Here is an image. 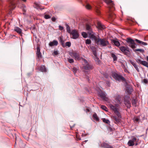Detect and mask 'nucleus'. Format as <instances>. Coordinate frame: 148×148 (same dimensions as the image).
Wrapping results in <instances>:
<instances>
[{
  "label": "nucleus",
  "mask_w": 148,
  "mask_h": 148,
  "mask_svg": "<svg viewBox=\"0 0 148 148\" xmlns=\"http://www.w3.org/2000/svg\"><path fill=\"white\" fill-rule=\"evenodd\" d=\"M107 5L109 9V18L112 21H113L116 17V15L112 11L114 10V5L111 0H103Z\"/></svg>",
  "instance_id": "obj_1"
},
{
  "label": "nucleus",
  "mask_w": 148,
  "mask_h": 148,
  "mask_svg": "<svg viewBox=\"0 0 148 148\" xmlns=\"http://www.w3.org/2000/svg\"><path fill=\"white\" fill-rule=\"evenodd\" d=\"M82 60L84 62L83 68L86 70H92L93 69V65L88 62L85 58H82Z\"/></svg>",
  "instance_id": "obj_2"
},
{
  "label": "nucleus",
  "mask_w": 148,
  "mask_h": 148,
  "mask_svg": "<svg viewBox=\"0 0 148 148\" xmlns=\"http://www.w3.org/2000/svg\"><path fill=\"white\" fill-rule=\"evenodd\" d=\"M96 43L102 47L106 46L109 44L108 41L106 38H98Z\"/></svg>",
  "instance_id": "obj_3"
},
{
  "label": "nucleus",
  "mask_w": 148,
  "mask_h": 148,
  "mask_svg": "<svg viewBox=\"0 0 148 148\" xmlns=\"http://www.w3.org/2000/svg\"><path fill=\"white\" fill-rule=\"evenodd\" d=\"M116 115L112 116L111 117L112 119L113 120L114 123L117 124L121 122V116L120 113L116 114Z\"/></svg>",
  "instance_id": "obj_4"
},
{
  "label": "nucleus",
  "mask_w": 148,
  "mask_h": 148,
  "mask_svg": "<svg viewBox=\"0 0 148 148\" xmlns=\"http://www.w3.org/2000/svg\"><path fill=\"white\" fill-rule=\"evenodd\" d=\"M127 45L133 49L136 48V45L134 42V40L130 38H128L126 40Z\"/></svg>",
  "instance_id": "obj_5"
},
{
  "label": "nucleus",
  "mask_w": 148,
  "mask_h": 148,
  "mask_svg": "<svg viewBox=\"0 0 148 148\" xmlns=\"http://www.w3.org/2000/svg\"><path fill=\"white\" fill-rule=\"evenodd\" d=\"M112 75L113 77L116 80L118 81H122L124 82L126 81L125 79L122 75H119L116 73H112Z\"/></svg>",
  "instance_id": "obj_6"
},
{
  "label": "nucleus",
  "mask_w": 148,
  "mask_h": 148,
  "mask_svg": "<svg viewBox=\"0 0 148 148\" xmlns=\"http://www.w3.org/2000/svg\"><path fill=\"white\" fill-rule=\"evenodd\" d=\"M70 56L74 58L75 60H80V54L79 52L73 51L69 53Z\"/></svg>",
  "instance_id": "obj_7"
},
{
  "label": "nucleus",
  "mask_w": 148,
  "mask_h": 148,
  "mask_svg": "<svg viewBox=\"0 0 148 148\" xmlns=\"http://www.w3.org/2000/svg\"><path fill=\"white\" fill-rule=\"evenodd\" d=\"M130 100L131 99L129 96H126L125 97L124 100V104L127 108H130L131 106Z\"/></svg>",
  "instance_id": "obj_8"
},
{
  "label": "nucleus",
  "mask_w": 148,
  "mask_h": 148,
  "mask_svg": "<svg viewBox=\"0 0 148 148\" xmlns=\"http://www.w3.org/2000/svg\"><path fill=\"white\" fill-rule=\"evenodd\" d=\"M100 146L103 148H113V147L106 141L103 142L101 144Z\"/></svg>",
  "instance_id": "obj_9"
},
{
  "label": "nucleus",
  "mask_w": 148,
  "mask_h": 148,
  "mask_svg": "<svg viewBox=\"0 0 148 148\" xmlns=\"http://www.w3.org/2000/svg\"><path fill=\"white\" fill-rule=\"evenodd\" d=\"M70 34L72 35V38L73 39H76L79 37L78 31L76 30H73Z\"/></svg>",
  "instance_id": "obj_10"
},
{
  "label": "nucleus",
  "mask_w": 148,
  "mask_h": 148,
  "mask_svg": "<svg viewBox=\"0 0 148 148\" xmlns=\"http://www.w3.org/2000/svg\"><path fill=\"white\" fill-rule=\"evenodd\" d=\"M119 49L124 54L126 55H127L128 52H130L129 48L127 47L121 46L119 47Z\"/></svg>",
  "instance_id": "obj_11"
},
{
  "label": "nucleus",
  "mask_w": 148,
  "mask_h": 148,
  "mask_svg": "<svg viewBox=\"0 0 148 148\" xmlns=\"http://www.w3.org/2000/svg\"><path fill=\"white\" fill-rule=\"evenodd\" d=\"M116 106H114L113 105L111 104L110 106L111 109L113 111L114 113L116 114L120 113L119 111L118 108L116 106H118V104L116 105Z\"/></svg>",
  "instance_id": "obj_12"
},
{
  "label": "nucleus",
  "mask_w": 148,
  "mask_h": 148,
  "mask_svg": "<svg viewBox=\"0 0 148 148\" xmlns=\"http://www.w3.org/2000/svg\"><path fill=\"white\" fill-rule=\"evenodd\" d=\"M98 95L103 100L106 101L108 100V98L106 97V95L105 92L101 91L99 93Z\"/></svg>",
  "instance_id": "obj_13"
},
{
  "label": "nucleus",
  "mask_w": 148,
  "mask_h": 148,
  "mask_svg": "<svg viewBox=\"0 0 148 148\" xmlns=\"http://www.w3.org/2000/svg\"><path fill=\"white\" fill-rule=\"evenodd\" d=\"M37 51L36 55L37 59L38 60H40L42 58V54L40 52V48L38 46L36 48Z\"/></svg>",
  "instance_id": "obj_14"
},
{
  "label": "nucleus",
  "mask_w": 148,
  "mask_h": 148,
  "mask_svg": "<svg viewBox=\"0 0 148 148\" xmlns=\"http://www.w3.org/2000/svg\"><path fill=\"white\" fill-rule=\"evenodd\" d=\"M58 40L59 41L60 43L61 44L62 46L63 47H64L65 46V40L63 39V37L62 36H60L58 38Z\"/></svg>",
  "instance_id": "obj_15"
},
{
  "label": "nucleus",
  "mask_w": 148,
  "mask_h": 148,
  "mask_svg": "<svg viewBox=\"0 0 148 148\" xmlns=\"http://www.w3.org/2000/svg\"><path fill=\"white\" fill-rule=\"evenodd\" d=\"M14 31L16 32L19 35L22 36V30L21 29L18 27H15L14 28Z\"/></svg>",
  "instance_id": "obj_16"
},
{
  "label": "nucleus",
  "mask_w": 148,
  "mask_h": 148,
  "mask_svg": "<svg viewBox=\"0 0 148 148\" xmlns=\"http://www.w3.org/2000/svg\"><path fill=\"white\" fill-rule=\"evenodd\" d=\"M126 90L129 94H131L134 91L133 89L131 86H128L127 87Z\"/></svg>",
  "instance_id": "obj_17"
},
{
  "label": "nucleus",
  "mask_w": 148,
  "mask_h": 148,
  "mask_svg": "<svg viewBox=\"0 0 148 148\" xmlns=\"http://www.w3.org/2000/svg\"><path fill=\"white\" fill-rule=\"evenodd\" d=\"M90 38L93 39L95 40V42L96 43L97 42L98 39L97 38L96 36L94 35L93 32H89V33L88 34Z\"/></svg>",
  "instance_id": "obj_18"
},
{
  "label": "nucleus",
  "mask_w": 148,
  "mask_h": 148,
  "mask_svg": "<svg viewBox=\"0 0 148 148\" xmlns=\"http://www.w3.org/2000/svg\"><path fill=\"white\" fill-rule=\"evenodd\" d=\"M90 48L91 49L93 54L94 56H96L97 53V48L95 47L92 46H90Z\"/></svg>",
  "instance_id": "obj_19"
},
{
  "label": "nucleus",
  "mask_w": 148,
  "mask_h": 148,
  "mask_svg": "<svg viewBox=\"0 0 148 148\" xmlns=\"http://www.w3.org/2000/svg\"><path fill=\"white\" fill-rule=\"evenodd\" d=\"M131 140L134 142V143H135V145L136 146L139 144V143H138L139 139L136 138L135 136H132Z\"/></svg>",
  "instance_id": "obj_20"
},
{
  "label": "nucleus",
  "mask_w": 148,
  "mask_h": 148,
  "mask_svg": "<svg viewBox=\"0 0 148 148\" xmlns=\"http://www.w3.org/2000/svg\"><path fill=\"white\" fill-rule=\"evenodd\" d=\"M39 71L42 72H46L47 71V69L45 66L44 65H42L38 68Z\"/></svg>",
  "instance_id": "obj_21"
},
{
  "label": "nucleus",
  "mask_w": 148,
  "mask_h": 148,
  "mask_svg": "<svg viewBox=\"0 0 148 148\" xmlns=\"http://www.w3.org/2000/svg\"><path fill=\"white\" fill-rule=\"evenodd\" d=\"M58 44V42L56 40H54L52 42H50L49 44V45L50 46L52 47L53 46H57Z\"/></svg>",
  "instance_id": "obj_22"
},
{
  "label": "nucleus",
  "mask_w": 148,
  "mask_h": 148,
  "mask_svg": "<svg viewBox=\"0 0 148 148\" xmlns=\"http://www.w3.org/2000/svg\"><path fill=\"white\" fill-rule=\"evenodd\" d=\"M135 41L137 43L140 44L141 45L146 46L147 45V44L146 42H143L137 39H136Z\"/></svg>",
  "instance_id": "obj_23"
},
{
  "label": "nucleus",
  "mask_w": 148,
  "mask_h": 148,
  "mask_svg": "<svg viewBox=\"0 0 148 148\" xmlns=\"http://www.w3.org/2000/svg\"><path fill=\"white\" fill-rule=\"evenodd\" d=\"M115 99L118 103H121V97L119 95H116L115 96Z\"/></svg>",
  "instance_id": "obj_24"
},
{
  "label": "nucleus",
  "mask_w": 148,
  "mask_h": 148,
  "mask_svg": "<svg viewBox=\"0 0 148 148\" xmlns=\"http://www.w3.org/2000/svg\"><path fill=\"white\" fill-rule=\"evenodd\" d=\"M97 26L98 28L100 29H104L105 28V27L100 22H98Z\"/></svg>",
  "instance_id": "obj_25"
},
{
  "label": "nucleus",
  "mask_w": 148,
  "mask_h": 148,
  "mask_svg": "<svg viewBox=\"0 0 148 148\" xmlns=\"http://www.w3.org/2000/svg\"><path fill=\"white\" fill-rule=\"evenodd\" d=\"M34 6L35 8L38 9L42 10L44 9V8H41V5L37 3H35L34 4Z\"/></svg>",
  "instance_id": "obj_26"
},
{
  "label": "nucleus",
  "mask_w": 148,
  "mask_h": 148,
  "mask_svg": "<svg viewBox=\"0 0 148 148\" xmlns=\"http://www.w3.org/2000/svg\"><path fill=\"white\" fill-rule=\"evenodd\" d=\"M130 63L134 66L136 71L139 72V69L136 64L134 62L132 61H130Z\"/></svg>",
  "instance_id": "obj_27"
},
{
  "label": "nucleus",
  "mask_w": 148,
  "mask_h": 148,
  "mask_svg": "<svg viewBox=\"0 0 148 148\" xmlns=\"http://www.w3.org/2000/svg\"><path fill=\"white\" fill-rule=\"evenodd\" d=\"M86 28L87 30L88 31V34L89 32H92V29L91 28V26L88 24H86Z\"/></svg>",
  "instance_id": "obj_28"
},
{
  "label": "nucleus",
  "mask_w": 148,
  "mask_h": 148,
  "mask_svg": "<svg viewBox=\"0 0 148 148\" xmlns=\"http://www.w3.org/2000/svg\"><path fill=\"white\" fill-rule=\"evenodd\" d=\"M112 42L116 46L119 47L120 45V44L119 41H116L114 40H113L112 41Z\"/></svg>",
  "instance_id": "obj_29"
},
{
  "label": "nucleus",
  "mask_w": 148,
  "mask_h": 148,
  "mask_svg": "<svg viewBox=\"0 0 148 148\" xmlns=\"http://www.w3.org/2000/svg\"><path fill=\"white\" fill-rule=\"evenodd\" d=\"M127 144L129 146H132L135 145V143L131 140L128 141Z\"/></svg>",
  "instance_id": "obj_30"
},
{
  "label": "nucleus",
  "mask_w": 148,
  "mask_h": 148,
  "mask_svg": "<svg viewBox=\"0 0 148 148\" xmlns=\"http://www.w3.org/2000/svg\"><path fill=\"white\" fill-rule=\"evenodd\" d=\"M111 56L113 58V60L114 61H116L117 60V57L114 53H111Z\"/></svg>",
  "instance_id": "obj_31"
},
{
  "label": "nucleus",
  "mask_w": 148,
  "mask_h": 148,
  "mask_svg": "<svg viewBox=\"0 0 148 148\" xmlns=\"http://www.w3.org/2000/svg\"><path fill=\"white\" fill-rule=\"evenodd\" d=\"M92 117L94 119H95L96 121H98L99 120V118L98 117L97 114L95 113H94L93 114Z\"/></svg>",
  "instance_id": "obj_32"
},
{
  "label": "nucleus",
  "mask_w": 148,
  "mask_h": 148,
  "mask_svg": "<svg viewBox=\"0 0 148 148\" xmlns=\"http://www.w3.org/2000/svg\"><path fill=\"white\" fill-rule=\"evenodd\" d=\"M134 120L135 123H138L139 122L140 119L138 117H135L134 118Z\"/></svg>",
  "instance_id": "obj_33"
},
{
  "label": "nucleus",
  "mask_w": 148,
  "mask_h": 148,
  "mask_svg": "<svg viewBox=\"0 0 148 148\" xmlns=\"http://www.w3.org/2000/svg\"><path fill=\"white\" fill-rule=\"evenodd\" d=\"M95 9L96 13L98 15H99L100 14V12L99 8L98 7H97L96 6H95Z\"/></svg>",
  "instance_id": "obj_34"
},
{
  "label": "nucleus",
  "mask_w": 148,
  "mask_h": 148,
  "mask_svg": "<svg viewBox=\"0 0 148 148\" xmlns=\"http://www.w3.org/2000/svg\"><path fill=\"white\" fill-rule=\"evenodd\" d=\"M102 120L103 122L109 124H110V122L108 120L106 119L105 118H103V119Z\"/></svg>",
  "instance_id": "obj_35"
},
{
  "label": "nucleus",
  "mask_w": 148,
  "mask_h": 148,
  "mask_svg": "<svg viewBox=\"0 0 148 148\" xmlns=\"http://www.w3.org/2000/svg\"><path fill=\"white\" fill-rule=\"evenodd\" d=\"M71 42H66L65 44L64 47H66V46H67L68 47H71Z\"/></svg>",
  "instance_id": "obj_36"
},
{
  "label": "nucleus",
  "mask_w": 148,
  "mask_h": 148,
  "mask_svg": "<svg viewBox=\"0 0 148 148\" xmlns=\"http://www.w3.org/2000/svg\"><path fill=\"white\" fill-rule=\"evenodd\" d=\"M95 61H97L98 63L99 64L100 62V61L99 58H98L97 56V54H96V56H95Z\"/></svg>",
  "instance_id": "obj_37"
},
{
  "label": "nucleus",
  "mask_w": 148,
  "mask_h": 148,
  "mask_svg": "<svg viewBox=\"0 0 148 148\" xmlns=\"http://www.w3.org/2000/svg\"><path fill=\"white\" fill-rule=\"evenodd\" d=\"M132 103L133 106H136V99H134L132 101Z\"/></svg>",
  "instance_id": "obj_38"
},
{
  "label": "nucleus",
  "mask_w": 148,
  "mask_h": 148,
  "mask_svg": "<svg viewBox=\"0 0 148 148\" xmlns=\"http://www.w3.org/2000/svg\"><path fill=\"white\" fill-rule=\"evenodd\" d=\"M134 51L135 52L136 51H139L141 53H143L144 51V50L143 49H137L134 50Z\"/></svg>",
  "instance_id": "obj_39"
},
{
  "label": "nucleus",
  "mask_w": 148,
  "mask_h": 148,
  "mask_svg": "<svg viewBox=\"0 0 148 148\" xmlns=\"http://www.w3.org/2000/svg\"><path fill=\"white\" fill-rule=\"evenodd\" d=\"M101 108L102 109H103V110L106 111H108V108H107L105 106H103V105H101Z\"/></svg>",
  "instance_id": "obj_40"
},
{
  "label": "nucleus",
  "mask_w": 148,
  "mask_h": 148,
  "mask_svg": "<svg viewBox=\"0 0 148 148\" xmlns=\"http://www.w3.org/2000/svg\"><path fill=\"white\" fill-rule=\"evenodd\" d=\"M82 35L84 38H86L87 37V34L85 32H82Z\"/></svg>",
  "instance_id": "obj_41"
},
{
  "label": "nucleus",
  "mask_w": 148,
  "mask_h": 148,
  "mask_svg": "<svg viewBox=\"0 0 148 148\" xmlns=\"http://www.w3.org/2000/svg\"><path fill=\"white\" fill-rule=\"evenodd\" d=\"M86 7L88 9H90L92 8L91 6L88 3L86 4Z\"/></svg>",
  "instance_id": "obj_42"
},
{
  "label": "nucleus",
  "mask_w": 148,
  "mask_h": 148,
  "mask_svg": "<svg viewBox=\"0 0 148 148\" xmlns=\"http://www.w3.org/2000/svg\"><path fill=\"white\" fill-rule=\"evenodd\" d=\"M91 43V41L90 39H87L86 41V44L90 45Z\"/></svg>",
  "instance_id": "obj_43"
},
{
  "label": "nucleus",
  "mask_w": 148,
  "mask_h": 148,
  "mask_svg": "<svg viewBox=\"0 0 148 148\" xmlns=\"http://www.w3.org/2000/svg\"><path fill=\"white\" fill-rule=\"evenodd\" d=\"M51 16L47 14H45L44 16V18L46 19H48L51 18Z\"/></svg>",
  "instance_id": "obj_44"
},
{
  "label": "nucleus",
  "mask_w": 148,
  "mask_h": 148,
  "mask_svg": "<svg viewBox=\"0 0 148 148\" xmlns=\"http://www.w3.org/2000/svg\"><path fill=\"white\" fill-rule=\"evenodd\" d=\"M142 82L145 84H147L148 82V81L147 79H144L142 80Z\"/></svg>",
  "instance_id": "obj_45"
},
{
  "label": "nucleus",
  "mask_w": 148,
  "mask_h": 148,
  "mask_svg": "<svg viewBox=\"0 0 148 148\" xmlns=\"http://www.w3.org/2000/svg\"><path fill=\"white\" fill-rule=\"evenodd\" d=\"M26 7L25 6H24V7L22 9L23 11L24 12L23 13V14H25V13L26 12Z\"/></svg>",
  "instance_id": "obj_46"
},
{
  "label": "nucleus",
  "mask_w": 148,
  "mask_h": 148,
  "mask_svg": "<svg viewBox=\"0 0 148 148\" xmlns=\"http://www.w3.org/2000/svg\"><path fill=\"white\" fill-rule=\"evenodd\" d=\"M66 28H67V32L68 33H71V31H70V28L69 27L68 25L67 26Z\"/></svg>",
  "instance_id": "obj_47"
},
{
  "label": "nucleus",
  "mask_w": 148,
  "mask_h": 148,
  "mask_svg": "<svg viewBox=\"0 0 148 148\" xmlns=\"http://www.w3.org/2000/svg\"><path fill=\"white\" fill-rule=\"evenodd\" d=\"M73 71L74 72V73L75 74L76 73V72L77 70V69L76 68L74 67L73 68Z\"/></svg>",
  "instance_id": "obj_48"
},
{
  "label": "nucleus",
  "mask_w": 148,
  "mask_h": 148,
  "mask_svg": "<svg viewBox=\"0 0 148 148\" xmlns=\"http://www.w3.org/2000/svg\"><path fill=\"white\" fill-rule=\"evenodd\" d=\"M68 62L70 63H73L74 62V60L72 59H68Z\"/></svg>",
  "instance_id": "obj_49"
},
{
  "label": "nucleus",
  "mask_w": 148,
  "mask_h": 148,
  "mask_svg": "<svg viewBox=\"0 0 148 148\" xmlns=\"http://www.w3.org/2000/svg\"><path fill=\"white\" fill-rule=\"evenodd\" d=\"M56 18L54 16L52 17L51 18V20L53 22H55L56 21Z\"/></svg>",
  "instance_id": "obj_50"
},
{
  "label": "nucleus",
  "mask_w": 148,
  "mask_h": 148,
  "mask_svg": "<svg viewBox=\"0 0 148 148\" xmlns=\"http://www.w3.org/2000/svg\"><path fill=\"white\" fill-rule=\"evenodd\" d=\"M59 29L61 30H62L64 29L63 27L60 25L59 26Z\"/></svg>",
  "instance_id": "obj_51"
},
{
  "label": "nucleus",
  "mask_w": 148,
  "mask_h": 148,
  "mask_svg": "<svg viewBox=\"0 0 148 148\" xmlns=\"http://www.w3.org/2000/svg\"><path fill=\"white\" fill-rule=\"evenodd\" d=\"M70 127L71 128V129L72 130L73 128L75 126V124H73V125H70Z\"/></svg>",
  "instance_id": "obj_52"
},
{
  "label": "nucleus",
  "mask_w": 148,
  "mask_h": 148,
  "mask_svg": "<svg viewBox=\"0 0 148 148\" xmlns=\"http://www.w3.org/2000/svg\"><path fill=\"white\" fill-rule=\"evenodd\" d=\"M53 54L55 55H57L58 54V53L57 51H54L53 52Z\"/></svg>",
  "instance_id": "obj_53"
},
{
  "label": "nucleus",
  "mask_w": 148,
  "mask_h": 148,
  "mask_svg": "<svg viewBox=\"0 0 148 148\" xmlns=\"http://www.w3.org/2000/svg\"><path fill=\"white\" fill-rule=\"evenodd\" d=\"M0 14H1V18H2V17H3V16H4L5 15V14H4L3 15V14H2L3 12H2V11L0 12Z\"/></svg>",
  "instance_id": "obj_54"
},
{
  "label": "nucleus",
  "mask_w": 148,
  "mask_h": 148,
  "mask_svg": "<svg viewBox=\"0 0 148 148\" xmlns=\"http://www.w3.org/2000/svg\"><path fill=\"white\" fill-rule=\"evenodd\" d=\"M86 112H89L90 111V110L89 109H88V108H87L86 109Z\"/></svg>",
  "instance_id": "obj_55"
},
{
  "label": "nucleus",
  "mask_w": 148,
  "mask_h": 148,
  "mask_svg": "<svg viewBox=\"0 0 148 148\" xmlns=\"http://www.w3.org/2000/svg\"><path fill=\"white\" fill-rule=\"evenodd\" d=\"M109 130H110V131H112V128L110 127H109Z\"/></svg>",
  "instance_id": "obj_56"
},
{
  "label": "nucleus",
  "mask_w": 148,
  "mask_h": 148,
  "mask_svg": "<svg viewBox=\"0 0 148 148\" xmlns=\"http://www.w3.org/2000/svg\"><path fill=\"white\" fill-rule=\"evenodd\" d=\"M87 79H88V81L89 82V78H87Z\"/></svg>",
  "instance_id": "obj_57"
}]
</instances>
